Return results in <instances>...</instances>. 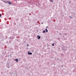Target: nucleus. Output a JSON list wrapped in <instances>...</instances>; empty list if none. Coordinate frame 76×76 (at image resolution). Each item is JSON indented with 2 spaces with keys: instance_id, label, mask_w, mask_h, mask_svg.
Instances as JSON below:
<instances>
[{
  "instance_id": "obj_12",
  "label": "nucleus",
  "mask_w": 76,
  "mask_h": 76,
  "mask_svg": "<svg viewBox=\"0 0 76 76\" xmlns=\"http://www.w3.org/2000/svg\"><path fill=\"white\" fill-rule=\"evenodd\" d=\"M59 35H61V33H59Z\"/></svg>"
},
{
  "instance_id": "obj_16",
  "label": "nucleus",
  "mask_w": 76,
  "mask_h": 76,
  "mask_svg": "<svg viewBox=\"0 0 76 76\" xmlns=\"http://www.w3.org/2000/svg\"><path fill=\"white\" fill-rule=\"evenodd\" d=\"M41 24H43V23H42Z\"/></svg>"
},
{
  "instance_id": "obj_6",
  "label": "nucleus",
  "mask_w": 76,
  "mask_h": 76,
  "mask_svg": "<svg viewBox=\"0 0 76 76\" xmlns=\"http://www.w3.org/2000/svg\"><path fill=\"white\" fill-rule=\"evenodd\" d=\"M8 3H9V4H10V5L12 4V2H8Z\"/></svg>"
},
{
  "instance_id": "obj_11",
  "label": "nucleus",
  "mask_w": 76,
  "mask_h": 76,
  "mask_svg": "<svg viewBox=\"0 0 76 76\" xmlns=\"http://www.w3.org/2000/svg\"><path fill=\"white\" fill-rule=\"evenodd\" d=\"M52 45L53 46H54V43H53V44Z\"/></svg>"
},
{
  "instance_id": "obj_17",
  "label": "nucleus",
  "mask_w": 76,
  "mask_h": 76,
  "mask_svg": "<svg viewBox=\"0 0 76 76\" xmlns=\"http://www.w3.org/2000/svg\"><path fill=\"white\" fill-rule=\"evenodd\" d=\"M46 28H48V26L46 27Z\"/></svg>"
},
{
  "instance_id": "obj_15",
  "label": "nucleus",
  "mask_w": 76,
  "mask_h": 76,
  "mask_svg": "<svg viewBox=\"0 0 76 76\" xmlns=\"http://www.w3.org/2000/svg\"><path fill=\"white\" fill-rule=\"evenodd\" d=\"M52 1V3H53V1Z\"/></svg>"
},
{
  "instance_id": "obj_9",
  "label": "nucleus",
  "mask_w": 76,
  "mask_h": 76,
  "mask_svg": "<svg viewBox=\"0 0 76 76\" xmlns=\"http://www.w3.org/2000/svg\"><path fill=\"white\" fill-rule=\"evenodd\" d=\"M43 33H45V31H43Z\"/></svg>"
},
{
  "instance_id": "obj_20",
  "label": "nucleus",
  "mask_w": 76,
  "mask_h": 76,
  "mask_svg": "<svg viewBox=\"0 0 76 76\" xmlns=\"http://www.w3.org/2000/svg\"><path fill=\"white\" fill-rule=\"evenodd\" d=\"M51 1H52V0H50Z\"/></svg>"
},
{
  "instance_id": "obj_3",
  "label": "nucleus",
  "mask_w": 76,
  "mask_h": 76,
  "mask_svg": "<svg viewBox=\"0 0 76 76\" xmlns=\"http://www.w3.org/2000/svg\"><path fill=\"white\" fill-rule=\"evenodd\" d=\"M7 67L8 68V69H9L10 68V65H9V64H7Z\"/></svg>"
},
{
  "instance_id": "obj_25",
  "label": "nucleus",
  "mask_w": 76,
  "mask_h": 76,
  "mask_svg": "<svg viewBox=\"0 0 76 76\" xmlns=\"http://www.w3.org/2000/svg\"><path fill=\"white\" fill-rule=\"evenodd\" d=\"M18 37H17V38Z\"/></svg>"
},
{
  "instance_id": "obj_23",
  "label": "nucleus",
  "mask_w": 76,
  "mask_h": 76,
  "mask_svg": "<svg viewBox=\"0 0 76 76\" xmlns=\"http://www.w3.org/2000/svg\"><path fill=\"white\" fill-rule=\"evenodd\" d=\"M16 20H17V19H16Z\"/></svg>"
},
{
  "instance_id": "obj_10",
  "label": "nucleus",
  "mask_w": 76,
  "mask_h": 76,
  "mask_svg": "<svg viewBox=\"0 0 76 76\" xmlns=\"http://www.w3.org/2000/svg\"><path fill=\"white\" fill-rule=\"evenodd\" d=\"M1 14H0V18H1Z\"/></svg>"
},
{
  "instance_id": "obj_24",
  "label": "nucleus",
  "mask_w": 76,
  "mask_h": 76,
  "mask_svg": "<svg viewBox=\"0 0 76 76\" xmlns=\"http://www.w3.org/2000/svg\"><path fill=\"white\" fill-rule=\"evenodd\" d=\"M37 31H38V30H37Z\"/></svg>"
},
{
  "instance_id": "obj_19",
  "label": "nucleus",
  "mask_w": 76,
  "mask_h": 76,
  "mask_svg": "<svg viewBox=\"0 0 76 76\" xmlns=\"http://www.w3.org/2000/svg\"><path fill=\"white\" fill-rule=\"evenodd\" d=\"M27 45H29L28 44H27Z\"/></svg>"
},
{
  "instance_id": "obj_22",
  "label": "nucleus",
  "mask_w": 76,
  "mask_h": 76,
  "mask_svg": "<svg viewBox=\"0 0 76 76\" xmlns=\"http://www.w3.org/2000/svg\"><path fill=\"white\" fill-rule=\"evenodd\" d=\"M66 35H67V34H66Z\"/></svg>"
},
{
  "instance_id": "obj_8",
  "label": "nucleus",
  "mask_w": 76,
  "mask_h": 76,
  "mask_svg": "<svg viewBox=\"0 0 76 76\" xmlns=\"http://www.w3.org/2000/svg\"><path fill=\"white\" fill-rule=\"evenodd\" d=\"M45 31H46V32H48V30H47V29L46 28Z\"/></svg>"
},
{
  "instance_id": "obj_7",
  "label": "nucleus",
  "mask_w": 76,
  "mask_h": 76,
  "mask_svg": "<svg viewBox=\"0 0 76 76\" xmlns=\"http://www.w3.org/2000/svg\"><path fill=\"white\" fill-rule=\"evenodd\" d=\"M15 61H16V62H18V59L17 58L15 60Z\"/></svg>"
},
{
  "instance_id": "obj_18",
  "label": "nucleus",
  "mask_w": 76,
  "mask_h": 76,
  "mask_svg": "<svg viewBox=\"0 0 76 76\" xmlns=\"http://www.w3.org/2000/svg\"><path fill=\"white\" fill-rule=\"evenodd\" d=\"M62 67H63V66H62Z\"/></svg>"
},
{
  "instance_id": "obj_4",
  "label": "nucleus",
  "mask_w": 76,
  "mask_h": 76,
  "mask_svg": "<svg viewBox=\"0 0 76 76\" xmlns=\"http://www.w3.org/2000/svg\"><path fill=\"white\" fill-rule=\"evenodd\" d=\"M28 55H32V53L28 52Z\"/></svg>"
},
{
  "instance_id": "obj_14",
  "label": "nucleus",
  "mask_w": 76,
  "mask_h": 76,
  "mask_svg": "<svg viewBox=\"0 0 76 76\" xmlns=\"http://www.w3.org/2000/svg\"><path fill=\"white\" fill-rule=\"evenodd\" d=\"M69 17H70L71 18H73L72 17H71L70 16H69Z\"/></svg>"
},
{
  "instance_id": "obj_5",
  "label": "nucleus",
  "mask_w": 76,
  "mask_h": 76,
  "mask_svg": "<svg viewBox=\"0 0 76 76\" xmlns=\"http://www.w3.org/2000/svg\"><path fill=\"white\" fill-rule=\"evenodd\" d=\"M38 39H40L41 38V37H40V36H37V38H38Z\"/></svg>"
},
{
  "instance_id": "obj_13",
  "label": "nucleus",
  "mask_w": 76,
  "mask_h": 76,
  "mask_svg": "<svg viewBox=\"0 0 76 76\" xmlns=\"http://www.w3.org/2000/svg\"><path fill=\"white\" fill-rule=\"evenodd\" d=\"M9 39H12V38L11 37H9Z\"/></svg>"
},
{
  "instance_id": "obj_1",
  "label": "nucleus",
  "mask_w": 76,
  "mask_h": 76,
  "mask_svg": "<svg viewBox=\"0 0 76 76\" xmlns=\"http://www.w3.org/2000/svg\"><path fill=\"white\" fill-rule=\"evenodd\" d=\"M16 75H17V73L15 71L13 72L12 74V76H16Z\"/></svg>"
},
{
  "instance_id": "obj_21",
  "label": "nucleus",
  "mask_w": 76,
  "mask_h": 76,
  "mask_svg": "<svg viewBox=\"0 0 76 76\" xmlns=\"http://www.w3.org/2000/svg\"><path fill=\"white\" fill-rule=\"evenodd\" d=\"M70 2H70H70H69V3H70Z\"/></svg>"
},
{
  "instance_id": "obj_2",
  "label": "nucleus",
  "mask_w": 76,
  "mask_h": 76,
  "mask_svg": "<svg viewBox=\"0 0 76 76\" xmlns=\"http://www.w3.org/2000/svg\"><path fill=\"white\" fill-rule=\"evenodd\" d=\"M67 47H64L63 48V50H67Z\"/></svg>"
}]
</instances>
